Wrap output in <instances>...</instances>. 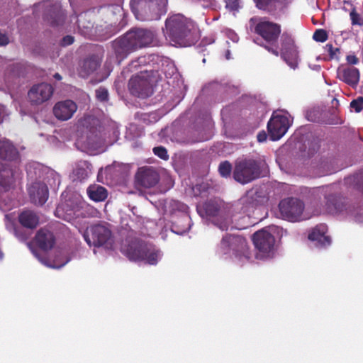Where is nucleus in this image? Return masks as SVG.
<instances>
[{"mask_svg":"<svg viewBox=\"0 0 363 363\" xmlns=\"http://www.w3.org/2000/svg\"><path fill=\"white\" fill-rule=\"evenodd\" d=\"M154 33L148 29L133 28L111 43V47L118 63L130 53L148 47L154 40Z\"/></svg>","mask_w":363,"mask_h":363,"instance_id":"1","label":"nucleus"},{"mask_svg":"<svg viewBox=\"0 0 363 363\" xmlns=\"http://www.w3.org/2000/svg\"><path fill=\"white\" fill-rule=\"evenodd\" d=\"M165 37L175 45L190 46L200 38L196 24L182 14H175L165 21Z\"/></svg>","mask_w":363,"mask_h":363,"instance_id":"2","label":"nucleus"},{"mask_svg":"<svg viewBox=\"0 0 363 363\" xmlns=\"http://www.w3.org/2000/svg\"><path fill=\"white\" fill-rule=\"evenodd\" d=\"M254 33L258 35L257 43L269 52L278 57L279 40L281 34V24L270 21L268 18H261L254 27Z\"/></svg>","mask_w":363,"mask_h":363,"instance_id":"3","label":"nucleus"},{"mask_svg":"<svg viewBox=\"0 0 363 363\" xmlns=\"http://www.w3.org/2000/svg\"><path fill=\"white\" fill-rule=\"evenodd\" d=\"M121 252L131 261H143L151 265L157 264L160 257V251L154 245L136 238L127 240Z\"/></svg>","mask_w":363,"mask_h":363,"instance_id":"4","label":"nucleus"},{"mask_svg":"<svg viewBox=\"0 0 363 363\" xmlns=\"http://www.w3.org/2000/svg\"><path fill=\"white\" fill-rule=\"evenodd\" d=\"M130 6L140 21H156L167 11V0H130Z\"/></svg>","mask_w":363,"mask_h":363,"instance_id":"5","label":"nucleus"},{"mask_svg":"<svg viewBox=\"0 0 363 363\" xmlns=\"http://www.w3.org/2000/svg\"><path fill=\"white\" fill-rule=\"evenodd\" d=\"M266 162L261 158H244L235 162L233 172V178L238 182L245 184L262 177Z\"/></svg>","mask_w":363,"mask_h":363,"instance_id":"6","label":"nucleus"},{"mask_svg":"<svg viewBox=\"0 0 363 363\" xmlns=\"http://www.w3.org/2000/svg\"><path fill=\"white\" fill-rule=\"evenodd\" d=\"M233 252L236 257L249 258L247 241L245 238L237 235L227 234L223 237L216 247L218 255H224Z\"/></svg>","mask_w":363,"mask_h":363,"instance_id":"7","label":"nucleus"},{"mask_svg":"<svg viewBox=\"0 0 363 363\" xmlns=\"http://www.w3.org/2000/svg\"><path fill=\"white\" fill-rule=\"evenodd\" d=\"M84 238L89 246L112 247L113 238L111 230L102 224L92 225L87 228Z\"/></svg>","mask_w":363,"mask_h":363,"instance_id":"8","label":"nucleus"},{"mask_svg":"<svg viewBox=\"0 0 363 363\" xmlns=\"http://www.w3.org/2000/svg\"><path fill=\"white\" fill-rule=\"evenodd\" d=\"M337 189L336 185H330L320 189L325 200V211L330 214H337L347 210V202Z\"/></svg>","mask_w":363,"mask_h":363,"instance_id":"9","label":"nucleus"},{"mask_svg":"<svg viewBox=\"0 0 363 363\" xmlns=\"http://www.w3.org/2000/svg\"><path fill=\"white\" fill-rule=\"evenodd\" d=\"M304 207L302 201L292 197L281 200L279 204V209L282 218L291 222H296L301 220Z\"/></svg>","mask_w":363,"mask_h":363,"instance_id":"10","label":"nucleus"},{"mask_svg":"<svg viewBox=\"0 0 363 363\" xmlns=\"http://www.w3.org/2000/svg\"><path fill=\"white\" fill-rule=\"evenodd\" d=\"M289 126L290 122L287 116L273 113L267 123L270 139L273 141L279 140L286 134Z\"/></svg>","mask_w":363,"mask_h":363,"instance_id":"11","label":"nucleus"},{"mask_svg":"<svg viewBox=\"0 0 363 363\" xmlns=\"http://www.w3.org/2000/svg\"><path fill=\"white\" fill-rule=\"evenodd\" d=\"M130 93L138 97L146 98L152 93V84L146 73L137 74L130 78L128 83Z\"/></svg>","mask_w":363,"mask_h":363,"instance_id":"12","label":"nucleus"},{"mask_svg":"<svg viewBox=\"0 0 363 363\" xmlns=\"http://www.w3.org/2000/svg\"><path fill=\"white\" fill-rule=\"evenodd\" d=\"M253 243L262 257H267L273 251L275 239L267 230L262 229L252 235Z\"/></svg>","mask_w":363,"mask_h":363,"instance_id":"13","label":"nucleus"},{"mask_svg":"<svg viewBox=\"0 0 363 363\" xmlns=\"http://www.w3.org/2000/svg\"><path fill=\"white\" fill-rule=\"evenodd\" d=\"M160 179V174L154 167H142L135 174V183L138 187L150 189L155 186Z\"/></svg>","mask_w":363,"mask_h":363,"instance_id":"14","label":"nucleus"},{"mask_svg":"<svg viewBox=\"0 0 363 363\" xmlns=\"http://www.w3.org/2000/svg\"><path fill=\"white\" fill-rule=\"evenodd\" d=\"M53 87L48 83L34 84L28 92V97L32 104H41L48 101L53 94Z\"/></svg>","mask_w":363,"mask_h":363,"instance_id":"15","label":"nucleus"},{"mask_svg":"<svg viewBox=\"0 0 363 363\" xmlns=\"http://www.w3.org/2000/svg\"><path fill=\"white\" fill-rule=\"evenodd\" d=\"M28 194L31 202L38 206L45 204L49 196L47 185L41 182L32 184L28 188Z\"/></svg>","mask_w":363,"mask_h":363,"instance_id":"16","label":"nucleus"},{"mask_svg":"<svg viewBox=\"0 0 363 363\" xmlns=\"http://www.w3.org/2000/svg\"><path fill=\"white\" fill-rule=\"evenodd\" d=\"M77 109V104L73 101L65 100L55 105L53 113L57 119L67 121L73 116Z\"/></svg>","mask_w":363,"mask_h":363,"instance_id":"17","label":"nucleus"},{"mask_svg":"<svg viewBox=\"0 0 363 363\" xmlns=\"http://www.w3.org/2000/svg\"><path fill=\"white\" fill-rule=\"evenodd\" d=\"M35 242L40 249L48 251L54 247L55 237L48 229L40 228L35 236Z\"/></svg>","mask_w":363,"mask_h":363,"instance_id":"18","label":"nucleus"},{"mask_svg":"<svg viewBox=\"0 0 363 363\" xmlns=\"http://www.w3.org/2000/svg\"><path fill=\"white\" fill-rule=\"evenodd\" d=\"M65 13L61 5L55 4L48 10L46 20L52 27L62 26L65 21Z\"/></svg>","mask_w":363,"mask_h":363,"instance_id":"19","label":"nucleus"},{"mask_svg":"<svg viewBox=\"0 0 363 363\" xmlns=\"http://www.w3.org/2000/svg\"><path fill=\"white\" fill-rule=\"evenodd\" d=\"M262 191L258 189H252L240 199L243 208L247 211L250 208L255 207L264 201V196Z\"/></svg>","mask_w":363,"mask_h":363,"instance_id":"20","label":"nucleus"},{"mask_svg":"<svg viewBox=\"0 0 363 363\" xmlns=\"http://www.w3.org/2000/svg\"><path fill=\"white\" fill-rule=\"evenodd\" d=\"M19 152L9 140H0V159L13 161L18 158Z\"/></svg>","mask_w":363,"mask_h":363,"instance_id":"21","label":"nucleus"},{"mask_svg":"<svg viewBox=\"0 0 363 363\" xmlns=\"http://www.w3.org/2000/svg\"><path fill=\"white\" fill-rule=\"evenodd\" d=\"M326 231V225L323 224L318 225L308 234V239L312 241H317L323 246L329 245L330 244V238L325 235Z\"/></svg>","mask_w":363,"mask_h":363,"instance_id":"22","label":"nucleus"},{"mask_svg":"<svg viewBox=\"0 0 363 363\" xmlns=\"http://www.w3.org/2000/svg\"><path fill=\"white\" fill-rule=\"evenodd\" d=\"M19 223L24 227L30 229H33L37 227L39 223V218L32 211H24L18 217Z\"/></svg>","mask_w":363,"mask_h":363,"instance_id":"23","label":"nucleus"},{"mask_svg":"<svg viewBox=\"0 0 363 363\" xmlns=\"http://www.w3.org/2000/svg\"><path fill=\"white\" fill-rule=\"evenodd\" d=\"M340 79L350 86H356L359 79V72L355 67L344 69L340 73Z\"/></svg>","mask_w":363,"mask_h":363,"instance_id":"24","label":"nucleus"},{"mask_svg":"<svg viewBox=\"0 0 363 363\" xmlns=\"http://www.w3.org/2000/svg\"><path fill=\"white\" fill-rule=\"evenodd\" d=\"M87 194L94 201H103L108 196L107 190L100 185H91L87 189Z\"/></svg>","mask_w":363,"mask_h":363,"instance_id":"25","label":"nucleus"},{"mask_svg":"<svg viewBox=\"0 0 363 363\" xmlns=\"http://www.w3.org/2000/svg\"><path fill=\"white\" fill-rule=\"evenodd\" d=\"M99 63L94 57H88L83 60L80 65L79 74L86 77L97 69Z\"/></svg>","mask_w":363,"mask_h":363,"instance_id":"26","label":"nucleus"},{"mask_svg":"<svg viewBox=\"0 0 363 363\" xmlns=\"http://www.w3.org/2000/svg\"><path fill=\"white\" fill-rule=\"evenodd\" d=\"M279 55L291 68L295 69L298 64V52L297 48L279 52Z\"/></svg>","mask_w":363,"mask_h":363,"instance_id":"27","label":"nucleus"},{"mask_svg":"<svg viewBox=\"0 0 363 363\" xmlns=\"http://www.w3.org/2000/svg\"><path fill=\"white\" fill-rule=\"evenodd\" d=\"M345 182L349 187L363 193V172L345 178Z\"/></svg>","mask_w":363,"mask_h":363,"instance_id":"28","label":"nucleus"},{"mask_svg":"<svg viewBox=\"0 0 363 363\" xmlns=\"http://www.w3.org/2000/svg\"><path fill=\"white\" fill-rule=\"evenodd\" d=\"M281 49L279 52L297 48L291 34L284 32L281 34Z\"/></svg>","mask_w":363,"mask_h":363,"instance_id":"29","label":"nucleus"},{"mask_svg":"<svg viewBox=\"0 0 363 363\" xmlns=\"http://www.w3.org/2000/svg\"><path fill=\"white\" fill-rule=\"evenodd\" d=\"M203 208L207 216L212 217H216L220 209L218 203L213 200L206 201L203 204Z\"/></svg>","mask_w":363,"mask_h":363,"instance_id":"30","label":"nucleus"},{"mask_svg":"<svg viewBox=\"0 0 363 363\" xmlns=\"http://www.w3.org/2000/svg\"><path fill=\"white\" fill-rule=\"evenodd\" d=\"M213 223L218 228L224 231L228 230V228L232 224V220L228 216H219L218 217H215V218L213 220Z\"/></svg>","mask_w":363,"mask_h":363,"instance_id":"31","label":"nucleus"},{"mask_svg":"<svg viewBox=\"0 0 363 363\" xmlns=\"http://www.w3.org/2000/svg\"><path fill=\"white\" fill-rule=\"evenodd\" d=\"M86 18H87L86 13H80L78 16L77 20V23L79 28H80V29L84 28V29L88 30L93 27L92 23L89 20H87Z\"/></svg>","mask_w":363,"mask_h":363,"instance_id":"32","label":"nucleus"},{"mask_svg":"<svg viewBox=\"0 0 363 363\" xmlns=\"http://www.w3.org/2000/svg\"><path fill=\"white\" fill-rule=\"evenodd\" d=\"M218 171L222 177H228L231 174L232 165L228 161L222 162L219 164Z\"/></svg>","mask_w":363,"mask_h":363,"instance_id":"33","label":"nucleus"},{"mask_svg":"<svg viewBox=\"0 0 363 363\" xmlns=\"http://www.w3.org/2000/svg\"><path fill=\"white\" fill-rule=\"evenodd\" d=\"M256 7L266 11H272V0H253Z\"/></svg>","mask_w":363,"mask_h":363,"instance_id":"34","label":"nucleus"},{"mask_svg":"<svg viewBox=\"0 0 363 363\" xmlns=\"http://www.w3.org/2000/svg\"><path fill=\"white\" fill-rule=\"evenodd\" d=\"M188 218L186 217L182 218L179 219L177 221L174 222L172 225V231L178 235H182L183 233H186L189 229V226L184 228V229H179V225L182 223H187Z\"/></svg>","mask_w":363,"mask_h":363,"instance_id":"35","label":"nucleus"},{"mask_svg":"<svg viewBox=\"0 0 363 363\" xmlns=\"http://www.w3.org/2000/svg\"><path fill=\"white\" fill-rule=\"evenodd\" d=\"M153 153L162 160H167L169 155L167 149L163 146L155 147L152 150Z\"/></svg>","mask_w":363,"mask_h":363,"instance_id":"36","label":"nucleus"},{"mask_svg":"<svg viewBox=\"0 0 363 363\" xmlns=\"http://www.w3.org/2000/svg\"><path fill=\"white\" fill-rule=\"evenodd\" d=\"M96 97L101 102H106L108 100V90L104 87H99L96 90Z\"/></svg>","mask_w":363,"mask_h":363,"instance_id":"37","label":"nucleus"},{"mask_svg":"<svg viewBox=\"0 0 363 363\" xmlns=\"http://www.w3.org/2000/svg\"><path fill=\"white\" fill-rule=\"evenodd\" d=\"M328 33L327 32L323 29H318L316 30L313 35V38L317 41L323 43L327 40L328 39Z\"/></svg>","mask_w":363,"mask_h":363,"instance_id":"38","label":"nucleus"},{"mask_svg":"<svg viewBox=\"0 0 363 363\" xmlns=\"http://www.w3.org/2000/svg\"><path fill=\"white\" fill-rule=\"evenodd\" d=\"M350 107L354 109L355 112L359 113L363 110V97L359 96L350 103Z\"/></svg>","mask_w":363,"mask_h":363,"instance_id":"39","label":"nucleus"},{"mask_svg":"<svg viewBox=\"0 0 363 363\" xmlns=\"http://www.w3.org/2000/svg\"><path fill=\"white\" fill-rule=\"evenodd\" d=\"M291 2V0H272V11L286 8Z\"/></svg>","mask_w":363,"mask_h":363,"instance_id":"40","label":"nucleus"},{"mask_svg":"<svg viewBox=\"0 0 363 363\" xmlns=\"http://www.w3.org/2000/svg\"><path fill=\"white\" fill-rule=\"evenodd\" d=\"M325 51L328 53L330 57L333 59L336 57L337 52H340V49L338 48H334L332 44L328 43L324 47Z\"/></svg>","mask_w":363,"mask_h":363,"instance_id":"41","label":"nucleus"},{"mask_svg":"<svg viewBox=\"0 0 363 363\" xmlns=\"http://www.w3.org/2000/svg\"><path fill=\"white\" fill-rule=\"evenodd\" d=\"M12 183V177L8 176L7 177H1L0 179V185L4 189L5 191H7L10 189Z\"/></svg>","mask_w":363,"mask_h":363,"instance_id":"42","label":"nucleus"},{"mask_svg":"<svg viewBox=\"0 0 363 363\" xmlns=\"http://www.w3.org/2000/svg\"><path fill=\"white\" fill-rule=\"evenodd\" d=\"M350 18L352 25H362L363 23L361 21L359 15L357 13L355 9H353L350 13Z\"/></svg>","mask_w":363,"mask_h":363,"instance_id":"43","label":"nucleus"},{"mask_svg":"<svg viewBox=\"0 0 363 363\" xmlns=\"http://www.w3.org/2000/svg\"><path fill=\"white\" fill-rule=\"evenodd\" d=\"M74 37L72 35H66L60 40V45L62 47H66L72 45L74 43Z\"/></svg>","mask_w":363,"mask_h":363,"instance_id":"44","label":"nucleus"},{"mask_svg":"<svg viewBox=\"0 0 363 363\" xmlns=\"http://www.w3.org/2000/svg\"><path fill=\"white\" fill-rule=\"evenodd\" d=\"M9 43V39L6 33L0 31V46H5Z\"/></svg>","mask_w":363,"mask_h":363,"instance_id":"45","label":"nucleus"},{"mask_svg":"<svg viewBox=\"0 0 363 363\" xmlns=\"http://www.w3.org/2000/svg\"><path fill=\"white\" fill-rule=\"evenodd\" d=\"M346 60L347 63L350 65H357L359 62L358 57H357L354 55H347Z\"/></svg>","mask_w":363,"mask_h":363,"instance_id":"46","label":"nucleus"},{"mask_svg":"<svg viewBox=\"0 0 363 363\" xmlns=\"http://www.w3.org/2000/svg\"><path fill=\"white\" fill-rule=\"evenodd\" d=\"M203 8H209L215 5L214 0H198Z\"/></svg>","mask_w":363,"mask_h":363,"instance_id":"47","label":"nucleus"},{"mask_svg":"<svg viewBox=\"0 0 363 363\" xmlns=\"http://www.w3.org/2000/svg\"><path fill=\"white\" fill-rule=\"evenodd\" d=\"M267 139V134L264 132L259 133L257 135V140L259 142H264Z\"/></svg>","mask_w":363,"mask_h":363,"instance_id":"48","label":"nucleus"},{"mask_svg":"<svg viewBox=\"0 0 363 363\" xmlns=\"http://www.w3.org/2000/svg\"><path fill=\"white\" fill-rule=\"evenodd\" d=\"M228 6H230L232 10H238V3L236 1H233L231 4H228Z\"/></svg>","mask_w":363,"mask_h":363,"instance_id":"49","label":"nucleus"},{"mask_svg":"<svg viewBox=\"0 0 363 363\" xmlns=\"http://www.w3.org/2000/svg\"><path fill=\"white\" fill-rule=\"evenodd\" d=\"M54 78L57 80H61L62 79V76L59 74V73H55L54 75H53Z\"/></svg>","mask_w":363,"mask_h":363,"instance_id":"50","label":"nucleus"},{"mask_svg":"<svg viewBox=\"0 0 363 363\" xmlns=\"http://www.w3.org/2000/svg\"><path fill=\"white\" fill-rule=\"evenodd\" d=\"M213 42V40H211L209 41V43H212Z\"/></svg>","mask_w":363,"mask_h":363,"instance_id":"51","label":"nucleus"},{"mask_svg":"<svg viewBox=\"0 0 363 363\" xmlns=\"http://www.w3.org/2000/svg\"><path fill=\"white\" fill-rule=\"evenodd\" d=\"M84 205L85 206L86 208H89V206H86V205H85V204H84Z\"/></svg>","mask_w":363,"mask_h":363,"instance_id":"52","label":"nucleus"}]
</instances>
